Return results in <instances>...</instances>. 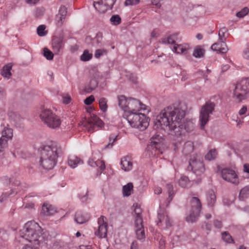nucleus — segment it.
I'll return each mask as SVG.
<instances>
[{"label": "nucleus", "mask_w": 249, "mask_h": 249, "mask_svg": "<svg viewBox=\"0 0 249 249\" xmlns=\"http://www.w3.org/2000/svg\"><path fill=\"white\" fill-rule=\"evenodd\" d=\"M130 249H138V244L136 241L132 243Z\"/></svg>", "instance_id": "774afa93"}, {"label": "nucleus", "mask_w": 249, "mask_h": 249, "mask_svg": "<svg viewBox=\"0 0 249 249\" xmlns=\"http://www.w3.org/2000/svg\"><path fill=\"white\" fill-rule=\"evenodd\" d=\"M166 187H167V189L168 190V195H169L168 199V203H169L171 201H172L173 196H174V193L173 192V186L171 184H167L166 185ZM168 204H167L166 206H167L168 205Z\"/></svg>", "instance_id": "37998d69"}, {"label": "nucleus", "mask_w": 249, "mask_h": 249, "mask_svg": "<svg viewBox=\"0 0 249 249\" xmlns=\"http://www.w3.org/2000/svg\"><path fill=\"white\" fill-rule=\"evenodd\" d=\"M249 12V10L247 7L243 8L240 11L236 13V16L238 18H242L247 15Z\"/></svg>", "instance_id": "3c124183"}, {"label": "nucleus", "mask_w": 249, "mask_h": 249, "mask_svg": "<svg viewBox=\"0 0 249 249\" xmlns=\"http://www.w3.org/2000/svg\"><path fill=\"white\" fill-rule=\"evenodd\" d=\"M102 34L101 33L99 32L96 34V36L94 38H91L90 37H87L86 40L87 42H88L89 41H90L91 45L92 46L94 47H97L100 46V44L102 42Z\"/></svg>", "instance_id": "4be33fe9"}, {"label": "nucleus", "mask_w": 249, "mask_h": 249, "mask_svg": "<svg viewBox=\"0 0 249 249\" xmlns=\"http://www.w3.org/2000/svg\"><path fill=\"white\" fill-rule=\"evenodd\" d=\"M92 57V54L89 53L88 50H85L81 55L80 59L83 61H87Z\"/></svg>", "instance_id": "79ce46f5"}, {"label": "nucleus", "mask_w": 249, "mask_h": 249, "mask_svg": "<svg viewBox=\"0 0 249 249\" xmlns=\"http://www.w3.org/2000/svg\"><path fill=\"white\" fill-rule=\"evenodd\" d=\"M115 1V0H100L98 1L94 2L93 6L98 12L104 13L112 8Z\"/></svg>", "instance_id": "4468645a"}, {"label": "nucleus", "mask_w": 249, "mask_h": 249, "mask_svg": "<svg viewBox=\"0 0 249 249\" xmlns=\"http://www.w3.org/2000/svg\"><path fill=\"white\" fill-rule=\"evenodd\" d=\"M178 184L182 188H188L191 186V181L189 180L188 178L185 176H181L178 180Z\"/></svg>", "instance_id": "72a5a7b5"}, {"label": "nucleus", "mask_w": 249, "mask_h": 249, "mask_svg": "<svg viewBox=\"0 0 249 249\" xmlns=\"http://www.w3.org/2000/svg\"><path fill=\"white\" fill-rule=\"evenodd\" d=\"M249 92V78H244L237 81L234 85L233 97L238 102H241L246 98Z\"/></svg>", "instance_id": "6e6552de"}, {"label": "nucleus", "mask_w": 249, "mask_h": 249, "mask_svg": "<svg viewBox=\"0 0 249 249\" xmlns=\"http://www.w3.org/2000/svg\"><path fill=\"white\" fill-rule=\"evenodd\" d=\"M217 155L215 149H211L205 155V159L208 160H213L216 158Z\"/></svg>", "instance_id": "ea45409f"}, {"label": "nucleus", "mask_w": 249, "mask_h": 249, "mask_svg": "<svg viewBox=\"0 0 249 249\" xmlns=\"http://www.w3.org/2000/svg\"><path fill=\"white\" fill-rule=\"evenodd\" d=\"M133 185L132 183L129 182L123 187V196H128L131 195L133 191Z\"/></svg>", "instance_id": "f704fd0d"}, {"label": "nucleus", "mask_w": 249, "mask_h": 249, "mask_svg": "<svg viewBox=\"0 0 249 249\" xmlns=\"http://www.w3.org/2000/svg\"><path fill=\"white\" fill-rule=\"evenodd\" d=\"M98 82L96 79L92 78L89 84L85 88V91L87 93L91 92L93 90L95 89L97 87Z\"/></svg>", "instance_id": "c756f323"}, {"label": "nucleus", "mask_w": 249, "mask_h": 249, "mask_svg": "<svg viewBox=\"0 0 249 249\" xmlns=\"http://www.w3.org/2000/svg\"><path fill=\"white\" fill-rule=\"evenodd\" d=\"M220 174L222 178L225 181L231 182L234 185L238 184V177L233 170L229 168H225L221 169Z\"/></svg>", "instance_id": "ddd939ff"}, {"label": "nucleus", "mask_w": 249, "mask_h": 249, "mask_svg": "<svg viewBox=\"0 0 249 249\" xmlns=\"http://www.w3.org/2000/svg\"><path fill=\"white\" fill-rule=\"evenodd\" d=\"M107 50L105 49H97L95 51L94 56L95 58H99L102 55L107 54Z\"/></svg>", "instance_id": "603ef678"}, {"label": "nucleus", "mask_w": 249, "mask_h": 249, "mask_svg": "<svg viewBox=\"0 0 249 249\" xmlns=\"http://www.w3.org/2000/svg\"><path fill=\"white\" fill-rule=\"evenodd\" d=\"M89 214L84 213L81 212H78L75 213L74 221L79 224H83L89 220Z\"/></svg>", "instance_id": "aec40b11"}, {"label": "nucleus", "mask_w": 249, "mask_h": 249, "mask_svg": "<svg viewBox=\"0 0 249 249\" xmlns=\"http://www.w3.org/2000/svg\"><path fill=\"white\" fill-rule=\"evenodd\" d=\"M21 234V237L30 242H39L41 238V227L34 221H29L25 224Z\"/></svg>", "instance_id": "20e7f679"}, {"label": "nucleus", "mask_w": 249, "mask_h": 249, "mask_svg": "<svg viewBox=\"0 0 249 249\" xmlns=\"http://www.w3.org/2000/svg\"><path fill=\"white\" fill-rule=\"evenodd\" d=\"M228 32V29L224 27L221 28L218 32V40L219 41H225L226 39V34Z\"/></svg>", "instance_id": "58836bf2"}, {"label": "nucleus", "mask_w": 249, "mask_h": 249, "mask_svg": "<svg viewBox=\"0 0 249 249\" xmlns=\"http://www.w3.org/2000/svg\"><path fill=\"white\" fill-rule=\"evenodd\" d=\"M107 100L105 97L101 98L99 100V104L100 109L103 112H106L107 109Z\"/></svg>", "instance_id": "4c0bfd02"}, {"label": "nucleus", "mask_w": 249, "mask_h": 249, "mask_svg": "<svg viewBox=\"0 0 249 249\" xmlns=\"http://www.w3.org/2000/svg\"><path fill=\"white\" fill-rule=\"evenodd\" d=\"M244 57L246 59H249V50L247 49L244 52Z\"/></svg>", "instance_id": "69168bd1"}, {"label": "nucleus", "mask_w": 249, "mask_h": 249, "mask_svg": "<svg viewBox=\"0 0 249 249\" xmlns=\"http://www.w3.org/2000/svg\"><path fill=\"white\" fill-rule=\"evenodd\" d=\"M185 116V110L179 106H169L157 116L154 126L157 128L170 131L172 135L178 137V142L180 143L185 132L191 131L194 128L192 122H184Z\"/></svg>", "instance_id": "f257e3e1"}, {"label": "nucleus", "mask_w": 249, "mask_h": 249, "mask_svg": "<svg viewBox=\"0 0 249 249\" xmlns=\"http://www.w3.org/2000/svg\"><path fill=\"white\" fill-rule=\"evenodd\" d=\"M222 240L228 244L234 243V240L228 231H224L221 233Z\"/></svg>", "instance_id": "c9c22d12"}, {"label": "nucleus", "mask_w": 249, "mask_h": 249, "mask_svg": "<svg viewBox=\"0 0 249 249\" xmlns=\"http://www.w3.org/2000/svg\"><path fill=\"white\" fill-rule=\"evenodd\" d=\"M64 42L63 39L61 37L54 38L52 41L53 50L55 54H58L63 48Z\"/></svg>", "instance_id": "f3484780"}, {"label": "nucleus", "mask_w": 249, "mask_h": 249, "mask_svg": "<svg viewBox=\"0 0 249 249\" xmlns=\"http://www.w3.org/2000/svg\"><path fill=\"white\" fill-rule=\"evenodd\" d=\"M13 136V129L8 125L5 127L1 132V137L9 140L12 139Z\"/></svg>", "instance_id": "c85d7f7f"}, {"label": "nucleus", "mask_w": 249, "mask_h": 249, "mask_svg": "<svg viewBox=\"0 0 249 249\" xmlns=\"http://www.w3.org/2000/svg\"><path fill=\"white\" fill-rule=\"evenodd\" d=\"M163 144V139L162 136L159 134H156L151 138L150 144L148 145L147 147V151L153 150L151 151V155H158L162 154V151L161 147Z\"/></svg>", "instance_id": "9b49d317"}, {"label": "nucleus", "mask_w": 249, "mask_h": 249, "mask_svg": "<svg viewBox=\"0 0 249 249\" xmlns=\"http://www.w3.org/2000/svg\"><path fill=\"white\" fill-rule=\"evenodd\" d=\"M205 50L200 46H197L194 50L193 56L196 58H200L204 56Z\"/></svg>", "instance_id": "e433bc0d"}, {"label": "nucleus", "mask_w": 249, "mask_h": 249, "mask_svg": "<svg viewBox=\"0 0 249 249\" xmlns=\"http://www.w3.org/2000/svg\"><path fill=\"white\" fill-rule=\"evenodd\" d=\"M106 219V217L102 215L98 220L99 225L98 230L95 232V235L100 238H105L107 236V224L105 222Z\"/></svg>", "instance_id": "2eb2a0df"}, {"label": "nucleus", "mask_w": 249, "mask_h": 249, "mask_svg": "<svg viewBox=\"0 0 249 249\" xmlns=\"http://www.w3.org/2000/svg\"><path fill=\"white\" fill-rule=\"evenodd\" d=\"M111 24L113 25H118L121 23V18L118 15H113L109 19Z\"/></svg>", "instance_id": "a19ab883"}, {"label": "nucleus", "mask_w": 249, "mask_h": 249, "mask_svg": "<svg viewBox=\"0 0 249 249\" xmlns=\"http://www.w3.org/2000/svg\"><path fill=\"white\" fill-rule=\"evenodd\" d=\"M133 207L134 208V226L136 237L138 240H143L145 238V234L142 216V211L137 204H134Z\"/></svg>", "instance_id": "0eeeda50"}, {"label": "nucleus", "mask_w": 249, "mask_h": 249, "mask_svg": "<svg viewBox=\"0 0 249 249\" xmlns=\"http://www.w3.org/2000/svg\"><path fill=\"white\" fill-rule=\"evenodd\" d=\"M243 117L242 119H239L237 116H233L232 117V120L236 122V126L238 127H241L242 124L243 123Z\"/></svg>", "instance_id": "5fc2aeb1"}, {"label": "nucleus", "mask_w": 249, "mask_h": 249, "mask_svg": "<svg viewBox=\"0 0 249 249\" xmlns=\"http://www.w3.org/2000/svg\"><path fill=\"white\" fill-rule=\"evenodd\" d=\"M1 181L3 184H8L11 182V179L7 176H4L1 178Z\"/></svg>", "instance_id": "680f3d73"}, {"label": "nucleus", "mask_w": 249, "mask_h": 249, "mask_svg": "<svg viewBox=\"0 0 249 249\" xmlns=\"http://www.w3.org/2000/svg\"><path fill=\"white\" fill-rule=\"evenodd\" d=\"M191 210L196 211L197 213H200L201 209V203L200 199L197 197H192L190 201Z\"/></svg>", "instance_id": "412c9836"}, {"label": "nucleus", "mask_w": 249, "mask_h": 249, "mask_svg": "<svg viewBox=\"0 0 249 249\" xmlns=\"http://www.w3.org/2000/svg\"><path fill=\"white\" fill-rule=\"evenodd\" d=\"M139 2V0H126L125 4L126 5H135Z\"/></svg>", "instance_id": "052dcab7"}, {"label": "nucleus", "mask_w": 249, "mask_h": 249, "mask_svg": "<svg viewBox=\"0 0 249 249\" xmlns=\"http://www.w3.org/2000/svg\"><path fill=\"white\" fill-rule=\"evenodd\" d=\"M12 66L11 64H8L5 65L1 71V74L4 77L9 78L12 74L11 70L12 69Z\"/></svg>", "instance_id": "2f4dec72"}, {"label": "nucleus", "mask_w": 249, "mask_h": 249, "mask_svg": "<svg viewBox=\"0 0 249 249\" xmlns=\"http://www.w3.org/2000/svg\"><path fill=\"white\" fill-rule=\"evenodd\" d=\"M68 162L69 165L72 168H74L77 167L78 164L83 163V161L80 158L75 156H70Z\"/></svg>", "instance_id": "bb28decb"}, {"label": "nucleus", "mask_w": 249, "mask_h": 249, "mask_svg": "<svg viewBox=\"0 0 249 249\" xmlns=\"http://www.w3.org/2000/svg\"><path fill=\"white\" fill-rule=\"evenodd\" d=\"M213 225L216 228L218 229H220L222 227V222L218 220H214Z\"/></svg>", "instance_id": "e2e57ef3"}, {"label": "nucleus", "mask_w": 249, "mask_h": 249, "mask_svg": "<svg viewBox=\"0 0 249 249\" xmlns=\"http://www.w3.org/2000/svg\"><path fill=\"white\" fill-rule=\"evenodd\" d=\"M118 136L114 134H111L109 138V142L106 145L105 148H111L113 145V143L117 141Z\"/></svg>", "instance_id": "c03bdc74"}, {"label": "nucleus", "mask_w": 249, "mask_h": 249, "mask_svg": "<svg viewBox=\"0 0 249 249\" xmlns=\"http://www.w3.org/2000/svg\"><path fill=\"white\" fill-rule=\"evenodd\" d=\"M9 140L2 137L0 138V152H3L8 146Z\"/></svg>", "instance_id": "a18cd8bd"}, {"label": "nucleus", "mask_w": 249, "mask_h": 249, "mask_svg": "<svg viewBox=\"0 0 249 249\" xmlns=\"http://www.w3.org/2000/svg\"><path fill=\"white\" fill-rule=\"evenodd\" d=\"M65 18L64 17H61L60 15L57 14L55 18V21L56 22V24L58 26H61L64 21Z\"/></svg>", "instance_id": "864d4df0"}, {"label": "nucleus", "mask_w": 249, "mask_h": 249, "mask_svg": "<svg viewBox=\"0 0 249 249\" xmlns=\"http://www.w3.org/2000/svg\"><path fill=\"white\" fill-rule=\"evenodd\" d=\"M84 126L89 132L95 131V127H102L104 125L103 121L95 114H91L88 120H85L83 123Z\"/></svg>", "instance_id": "f8f14e48"}, {"label": "nucleus", "mask_w": 249, "mask_h": 249, "mask_svg": "<svg viewBox=\"0 0 249 249\" xmlns=\"http://www.w3.org/2000/svg\"><path fill=\"white\" fill-rule=\"evenodd\" d=\"M200 213L196 212V211L190 210V212L186 218V220L188 222L193 223L196 221Z\"/></svg>", "instance_id": "7c9ffc66"}, {"label": "nucleus", "mask_w": 249, "mask_h": 249, "mask_svg": "<svg viewBox=\"0 0 249 249\" xmlns=\"http://www.w3.org/2000/svg\"><path fill=\"white\" fill-rule=\"evenodd\" d=\"M207 200L208 206L213 207L216 201V196L213 191L209 190L207 195Z\"/></svg>", "instance_id": "cd10ccee"}, {"label": "nucleus", "mask_w": 249, "mask_h": 249, "mask_svg": "<svg viewBox=\"0 0 249 249\" xmlns=\"http://www.w3.org/2000/svg\"><path fill=\"white\" fill-rule=\"evenodd\" d=\"M56 212V210L53 208V207L47 203H44L41 213L45 215H53Z\"/></svg>", "instance_id": "393cba45"}, {"label": "nucleus", "mask_w": 249, "mask_h": 249, "mask_svg": "<svg viewBox=\"0 0 249 249\" xmlns=\"http://www.w3.org/2000/svg\"><path fill=\"white\" fill-rule=\"evenodd\" d=\"M121 165L122 170L128 172L132 170L133 168V162L131 157L127 156L122 158Z\"/></svg>", "instance_id": "dca6fc26"}, {"label": "nucleus", "mask_w": 249, "mask_h": 249, "mask_svg": "<svg viewBox=\"0 0 249 249\" xmlns=\"http://www.w3.org/2000/svg\"><path fill=\"white\" fill-rule=\"evenodd\" d=\"M39 116L43 123L50 128H58L61 124L60 117L50 109L41 108Z\"/></svg>", "instance_id": "423d86ee"}, {"label": "nucleus", "mask_w": 249, "mask_h": 249, "mask_svg": "<svg viewBox=\"0 0 249 249\" xmlns=\"http://www.w3.org/2000/svg\"><path fill=\"white\" fill-rule=\"evenodd\" d=\"M211 49L214 51L221 53H226L228 51L227 46L223 41H219V42L213 44L211 46Z\"/></svg>", "instance_id": "a211bd4d"}, {"label": "nucleus", "mask_w": 249, "mask_h": 249, "mask_svg": "<svg viewBox=\"0 0 249 249\" xmlns=\"http://www.w3.org/2000/svg\"><path fill=\"white\" fill-rule=\"evenodd\" d=\"M249 196V185L247 186L242 189L239 193V197L243 199L248 197Z\"/></svg>", "instance_id": "49530a36"}, {"label": "nucleus", "mask_w": 249, "mask_h": 249, "mask_svg": "<svg viewBox=\"0 0 249 249\" xmlns=\"http://www.w3.org/2000/svg\"><path fill=\"white\" fill-rule=\"evenodd\" d=\"M161 192H162V189L160 187H155V188L154 189L155 194L159 195V194H160V193H161Z\"/></svg>", "instance_id": "338daca9"}, {"label": "nucleus", "mask_w": 249, "mask_h": 249, "mask_svg": "<svg viewBox=\"0 0 249 249\" xmlns=\"http://www.w3.org/2000/svg\"><path fill=\"white\" fill-rule=\"evenodd\" d=\"M215 107V104L210 101L207 102L203 106L200 111L199 122L200 126L203 129L209 122L210 116L212 114Z\"/></svg>", "instance_id": "1a4fd4ad"}, {"label": "nucleus", "mask_w": 249, "mask_h": 249, "mask_svg": "<svg viewBox=\"0 0 249 249\" xmlns=\"http://www.w3.org/2000/svg\"><path fill=\"white\" fill-rule=\"evenodd\" d=\"M151 4L153 5H155L158 8H160L161 7V4L160 3V0H151Z\"/></svg>", "instance_id": "0e129e2a"}, {"label": "nucleus", "mask_w": 249, "mask_h": 249, "mask_svg": "<svg viewBox=\"0 0 249 249\" xmlns=\"http://www.w3.org/2000/svg\"><path fill=\"white\" fill-rule=\"evenodd\" d=\"M61 152V147L56 143L44 146L40 151V165L46 170L53 169Z\"/></svg>", "instance_id": "f03ea898"}, {"label": "nucleus", "mask_w": 249, "mask_h": 249, "mask_svg": "<svg viewBox=\"0 0 249 249\" xmlns=\"http://www.w3.org/2000/svg\"><path fill=\"white\" fill-rule=\"evenodd\" d=\"M190 49L189 45L187 43H183L181 44H175L173 46L172 51L175 53L178 54L186 53L187 51Z\"/></svg>", "instance_id": "6ab92c4d"}, {"label": "nucleus", "mask_w": 249, "mask_h": 249, "mask_svg": "<svg viewBox=\"0 0 249 249\" xmlns=\"http://www.w3.org/2000/svg\"><path fill=\"white\" fill-rule=\"evenodd\" d=\"M126 119L129 125L133 128L143 131L149 125L148 118L144 113L139 112L126 114Z\"/></svg>", "instance_id": "39448f33"}, {"label": "nucleus", "mask_w": 249, "mask_h": 249, "mask_svg": "<svg viewBox=\"0 0 249 249\" xmlns=\"http://www.w3.org/2000/svg\"><path fill=\"white\" fill-rule=\"evenodd\" d=\"M194 149L193 142L190 141L187 142L185 143L184 146V151L189 153L192 152Z\"/></svg>", "instance_id": "09e8293b"}, {"label": "nucleus", "mask_w": 249, "mask_h": 249, "mask_svg": "<svg viewBox=\"0 0 249 249\" xmlns=\"http://www.w3.org/2000/svg\"><path fill=\"white\" fill-rule=\"evenodd\" d=\"M94 100V97L93 95H90V96L87 97L84 101V103L87 105H89L92 104V103Z\"/></svg>", "instance_id": "13d9d810"}, {"label": "nucleus", "mask_w": 249, "mask_h": 249, "mask_svg": "<svg viewBox=\"0 0 249 249\" xmlns=\"http://www.w3.org/2000/svg\"><path fill=\"white\" fill-rule=\"evenodd\" d=\"M8 116L9 119L13 121L17 126H19L23 121V118L21 117L19 114L13 111H9Z\"/></svg>", "instance_id": "5701e85b"}, {"label": "nucleus", "mask_w": 249, "mask_h": 249, "mask_svg": "<svg viewBox=\"0 0 249 249\" xmlns=\"http://www.w3.org/2000/svg\"><path fill=\"white\" fill-rule=\"evenodd\" d=\"M71 101V96L68 94H64L62 95V102L65 104H68Z\"/></svg>", "instance_id": "4d7b16f0"}, {"label": "nucleus", "mask_w": 249, "mask_h": 249, "mask_svg": "<svg viewBox=\"0 0 249 249\" xmlns=\"http://www.w3.org/2000/svg\"><path fill=\"white\" fill-rule=\"evenodd\" d=\"M177 34H175L163 38L162 39V42L165 44H175L176 40L177 39Z\"/></svg>", "instance_id": "473e14b6"}, {"label": "nucleus", "mask_w": 249, "mask_h": 249, "mask_svg": "<svg viewBox=\"0 0 249 249\" xmlns=\"http://www.w3.org/2000/svg\"><path fill=\"white\" fill-rule=\"evenodd\" d=\"M158 218L159 222L158 224L164 223L167 228L171 226V223L170 221L169 218L166 213H161V212L158 213Z\"/></svg>", "instance_id": "a878e982"}, {"label": "nucleus", "mask_w": 249, "mask_h": 249, "mask_svg": "<svg viewBox=\"0 0 249 249\" xmlns=\"http://www.w3.org/2000/svg\"><path fill=\"white\" fill-rule=\"evenodd\" d=\"M67 14V9L65 6H61L59 10L58 15H60L61 17H64L65 18V17Z\"/></svg>", "instance_id": "6e6d98bb"}, {"label": "nucleus", "mask_w": 249, "mask_h": 249, "mask_svg": "<svg viewBox=\"0 0 249 249\" xmlns=\"http://www.w3.org/2000/svg\"><path fill=\"white\" fill-rule=\"evenodd\" d=\"M43 55L49 60H52L54 55L53 53L46 48L43 49Z\"/></svg>", "instance_id": "de8ad7c7"}, {"label": "nucleus", "mask_w": 249, "mask_h": 249, "mask_svg": "<svg viewBox=\"0 0 249 249\" xmlns=\"http://www.w3.org/2000/svg\"><path fill=\"white\" fill-rule=\"evenodd\" d=\"M118 99L119 106L125 115L146 109V106L136 99L126 98L124 95L118 96Z\"/></svg>", "instance_id": "7ed1b4c3"}, {"label": "nucleus", "mask_w": 249, "mask_h": 249, "mask_svg": "<svg viewBox=\"0 0 249 249\" xmlns=\"http://www.w3.org/2000/svg\"><path fill=\"white\" fill-rule=\"evenodd\" d=\"M88 164L91 167H99L100 169V174H101L103 171L105 169V164L103 161L98 160L94 161L93 159L90 158L88 160Z\"/></svg>", "instance_id": "b1692460"}, {"label": "nucleus", "mask_w": 249, "mask_h": 249, "mask_svg": "<svg viewBox=\"0 0 249 249\" xmlns=\"http://www.w3.org/2000/svg\"><path fill=\"white\" fill-rule=\"evenodd\" d=\"M247 112H248V108L246 106H243L239 111L238 114L240 116L245 115L247 116Z\"/></svg>", "instance_id": "bf43d9fd"}, {"label": "nucleus", "mask_w": 249, "mask_h": 249, "mask_svg": "<svg viewBox=\"0 0 249 249\" xmlns=\"http://www.w3.org/2000/svg\"><path fill=\"white\" fill-rule=\"evenodd\" d=\"M189 165L192 170L196 175H201L205 170L202 158L199 154H196L191 156Z\"/></svg>", "instance_id": "9d476101"}, {"label": "nucleus", "mask_w": 249, "mask_h": 249, "mask_svg": "<svg viewBox=\"0 0 249 249\" xmlns=\"http://www.w3.org/2000/svg\"><path fill=\"white\" fill-rule=\"evenodd\" d=\"M46 26L44 25H40L37 28V33L39 36H43L47 34V31H45Z\"/></svg>", "instance_id": "8fccbe9b"}]
</instances>
